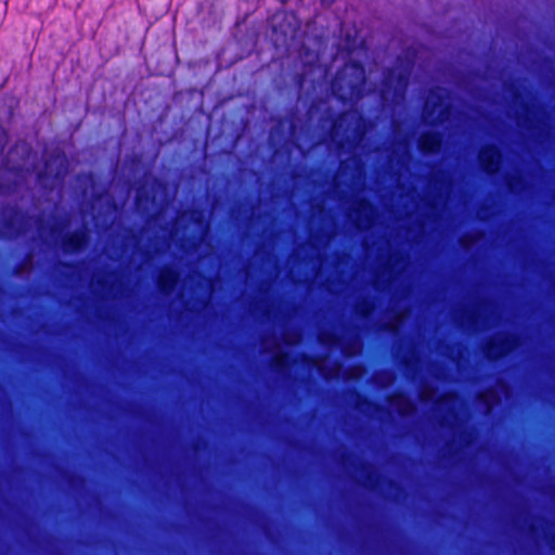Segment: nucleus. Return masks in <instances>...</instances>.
Returning a JSON list of instances; mask_svg holds the SVG:
<instances>
[{
    "label": "nucleus",
    "instance_id": "9b49d317",
    "mask_svg": "<svg viewBox=\"0 0 555 555\" xmlns=\"http://www.w3.org/2000/svg\"><path fill=\"white\" fill-rule=\"evenodd\" d=\"M395 82L406 86L408 76L402 73H396L393 69H388L383 80V93L391 92L393 90Z\"/></svg>",
    "mask_w": 555,
    "mask_h": 555
},
{
    "label": "nucleus",
    "instance_id": "7ed1b4c3",
    "mask_svg": "<svg viewBox=\"0 0 555 555\" xmlns=\"http://www.w3.org/2000/svg\"><path fill=\"white\" fill-rule=\"evenodd\" d=\"M1 212L0 237L7 240L17 237L23 232L22 223L26 214L14 205H4Z\"/></svg>",
    "mask_w": 555,
    "mask_h": 555
},
{
    "label": "nucleus",
    "instance_id": "423d86ee",
    "mask_svg": "<svg viewBox=\"0 0 555 555\" xmlns=\"http://www.w3.org/2000/svg\"><path fill=\"white\" fill-rule=\"evenodd\" d=\"M179 282V271L175 267L167 264L160 270L156 280V285L160 294L168 296L176 291Z\"/></svg>",
    "mask_w": 555,
    "mask_h": 555
},
{
    "label": "nucleus",
    "instance_id": "4be33fe9",
    "mask_svg": "<svg viewBox=\"0 0 555 555\" xmlns=\"http://www.w3.org/2000/svg\"><path fill=\"white\" fill-rule=\"evenodd\" d=\"M63 266L66 267V268H72L73 263L69 262V261H66V262L63 263Z\"/></svg>",
    "mask_w": 555,
    "mask_h": 555
},
{
    "label": "nucleus",
    "instance_id": "1a4fd4ad",
    "mask_svg": "<svg viewBox=\"0 0 555 555\" xmlns=\"http://www.w3.org/2000/svg\"><path fill=\"white\" fill-rule=\"evenodd\" d=\"M367 127V119L363 115H359L358 124L354 127L351 135H341V138L336 142V146L339 150H343L345 145L349 147H356L358 144L364 139Z\"/></svg>",
    "mask_w": 555,
    "mask_h": 555
},
{
    "label": "nucleus",
    "instance_id": "412c9836",
    "mask_svg": "<svg viewBox=\"0 0 555 555\" xmlns=\"http://www.w3.org/2000/svg\"><path fill=\"white\" fill-rule=\"evenodd\" d=\"M551 546H552V548H554V550H555V533H554V534H552V538H551Z\"/></svg>",
    "mask_w": 555,
    "mask_h": 555
},
{
    "label": "nucleus",
    "instance_id": "f8f14e48",
    "mask_svg": "<svg viewBox=\"0 0 555 555\" xmlns=\"http://www.w3.org/2000/svg\"><path fill=\"white\" fill-rule=\"evenodd\" d=\"M389 402L396 405L399 414L402 416L409 414L415 408L414 403L402 391L396 393L392 398H390Z\"/></svg>",
    "mask_w": 555,
    "mask_h": 555
},
{
    "label": "nucleus",
    "instance_id": "2eb2a0df",
    "mask_svg": "<svg viewBox=\"0 0 555 555\" xmlns=\"http://www.w3.org/2000/svg\"><path fill=\"white\" fill-rule=\"evenodd\" d=\"M301 359L307 365L314 366L318 369L319 372H322V367L317 364V358L314 356L309 353H302Z\"/></svg>",
    "mask_w": 555,
    "mask_h": 555
},
{
    "label": "nucleus",
    "instance_id": "5701e85b",
    "mask_svg": "<svg viewBox=\"0 0 555 555\" xmlns=\"http://www.w3.org/2000/svg\"><path fill=\"white\" fill-rule=\"evenodd\" d=\"M21 268H22V263L17 264L14 270V273H18Z\"/></svg>",
    "mask_w": 555,
    "mask_h": 555
},
{
    "label": "nucleus",
    "instance_id": "20e7f679",
    "mask_svg": "<svg viewBox=\"0 0 555 555\" xmlns=\"http://www.w3.org/2000/svg\"><path fill=\"white\" fill-rule=\"evenodd\" d=\"M502 156V150L498 144H486L479 153V163L482 171L488 176L495 175L500 169Z\"/></svg>",
    "mask_w": 555,
    "mask_h": 555
},
{
    "label": "nucleus",
    "instance_id": "39448f33",
    "mask_svg": "<svg viewBox=\"0 0 555 555\" xmlns=\"http://www.w3.org/2000/svg\"><path fill=\"white\" fill-rule=\"evenodd\" d=\"M90 244V235L86 229H77L64 235L62 247L66 254H79Z\"/></svg>",
    "mask_w": 555,
    "mask_h": 555
},
{
    "label": "nucleus",
    "instance_id": "b1692460",
    "mask_svg": "<svg viewBox=\"0 0 555 555\" xmlns=\"http://www.w3.org/2000/svg\"><path fill=\"white\" fill-rule=\"evenodd\" d=\"M524 108H525V111H526L527 113L529 112V105H528V104H525V105H524Z\"/></svg>",
    "mask_w": 555,
    "mask_h": 555
},
{
    "label": "nucleus",
    "instance_id": "f03ea898",
    "mask_svg": "<svg viewBox=\"0 0 555 555\" xmlns=\"http://www.w3.org/2000/svg\"><path fill=\"white\" fill-rule=\"evenodd\" d=\"M267 23L275 39L283 41H286L299 27L296 14L284 9H279L268 16Z\"/></svg>",
    "mask_w": 555,
    "mask_h": 555
},
{
    "label": "nucleus",
    "instance_id": "a878e982",
    "mask_svg": "<svg viewBox=\"0 0 555 555\" xmlns=\"http://www.w3.org/2000/svg\"><path fill=\"white\" fill-rule=\"evenodd\" d=\"M535 529H537V528H535L534 526H531V527H530V530H531L532 532H534V531H535Z\"/></svg>",
    "mask_w": 555,
    "mask_h": 555
},
{
    "label": "nucleus",
    "instance_id": "ddd939ff",
    "mask_svg": "<svg viewBox=\"0 0 555 555\" xmlns=\"http://www.w3.org/2000/svg\"><path fill=\"white\" fill-rule=\"evenodd\" d=\"M348 114L349 113L347 111H343L335 119H333L331 125L333 138L343 133V121L348 117Z\"/></svg>",
    "mask_w": 555,
    "mask_h": 555
},
{
    "label": "nucleus",
    "instance_id": "f257e3e1",
    "mask_svg": "<svg viewBox=\"0 0 555 555\" xmlns=\"http://www.w3.org/2000/svg\"><path fill=\"white\" fill-rule=\"evenodd\" d=\"M366 72L362 62L353 60L341 67L333 79V90L337 98L345 102L347 99L359 101L365 94Z\"/></svg>",
    "mask_w": 555,
    "mask_h": 555
},
{
    "label": "nucleus",
    "instance_id": "a211bd4d",
    "mask_svg": "<svg viewBox=\"0 0 555 555\" xmlns=\"http://www.w3.org/2000/svg\"><path fill=\"white\" fill-rule=\"evenodd\" d=\"M359 397L362 399V401L369 405V406H374L377 411H382L384 410V406L382 404H378L376 402H374L372 399L365 397L364 395H360L359 393Z\"/></svg>",
    "mask_w": 555,
    "mask_h": 555
},
{
    "label": "nucleus",
    "instance_id": "6e6552de",
    "mask_svg": "<svg viewBox=\"0 0 555 555\" xmlns=\"http://www.w3.org/2000/svg\"><path fill=\"white\" fill-rule=\"evenodd\" d=\"M67 172V160L65 156H52L44 162V171L38 173V179L47 175L55 182H62Z\"/></svg>",
    "mask_w": 555,
    "mask_h": 555
},
{
    "label": "nucleus",
    "instance_id": "aec40b11",
    "mask_svg": "<svg viewBox=\"0 0 555 555\" xmlns=\"http://www.w3.org/2000/svg\"><path fill=\"white\" fill-rule=\"evenodd\" d=\"M373 474L372 473H367L366 474V480L370 482L371 486H373Z\"/></svg>",
    "mask_w": 555,
    "mask_h": 555
},
{
    "label": "nucleus",
    "instance_id": "4468645a",
    "mask_svg": "<svg viewBox=\"0 0 555 555\" xmlns=\"http://www.w3.org/2000/svg\"><path fill=\"white\" fill-rule=\"evenodd\" d=\"M288 365V354L287 352L276 353L273 358V367L276 371H282Z\"/></svg>",
    "mask_w": 555,
    "mask_h": 555
},
{
    "label": "nucleus",
    "instance_id": "0eeeda50",
    "mask_svg": "<svg viewBox=\"0 0 555 555\" xmlns=\"http://www.w3.org/2000/svg\"><path fill=\"white\" fill-rule=\"evenodd\" d=\"M443 134L440 131H424L417 142L418 150L424 155H435L441 151Z\"/></svg>",
    "mask_w": 555,
    "mask_h": 555
},
{
    "label": "nucleus",
    "instance_id": "9d476101",
    "mask_svg": "<svg viewBox=\"0 0 555 555\" xmlns=\"http://www.w3.org/2000/svg\"><path fill=\"white\" fill-rule=\"evenodd\" d=\"M514 344L515 338L512 336H505L499 341L490 340L485 348L486 357L489 360H498L512 351Z\"/></svg>",
    "mask_w": 555,
    "mask_h": 555
},
{
    "label": "nucleus",
    "instance_id": "6ab92c4d",
    "mask_svg": "<svg viewBox=\"0 0 555 555\" xmlns=\"http://www.w3.org/2000/svg\"><path fill=\"white\" fill-rule=\"evenodd\" d=\"M0 134H1V146H0V152L2 153L4 147L7 146L8 144V141H9V134H8V131L0 125Z\"/></svg>",
    "mask_w": 555,
    "mask_h": 555
},
{
    "label": "nucleus",
    "instance_id": "f3484780",
    "mask_svg": "<svg viewBox=\"0 0 555 555\" xmlns=\"http://www.w3.org/2000/svg\"><path fill=\"white\" fill-rule=\"evenodd\" d=\"M374 305L372 301H365L363 302L360 313L363 318H366L370 315V313L373 311Z\"/></svg>",
    "mask_w": 555,
    "mask_h": 555
},
{
    "label": "nucleus",
    "instance_id": "dca6fc26",
    "mask_svg": "<svg viewBox=\"0 0 555 555\" xmlns=\"http://www.w3.org/2000/svg\"><path fill=\"white\" fill-rule=\"evenodd\" d=\"M373 205L372 203L366 199V198H362L359 201V204H358V207L356 209L357 214L360 216L362 211H365L367 209H372Z\"/></svg>",
    "mask_w": 555,
    "mask_h": 555
},
{
    "label": "nucleus",
    "instance_id": "393cba45",
    "mask_svg": "<svg viewBox=\"0 0 555 555\" xmlns=\"http://www.w3.org/2000/svg\"><path fill=\"white\" fill-rule=\"evenodd\" d=\"M281 2V4H285L287 3L289 0H279Z\"/></svg>",
    "mask_w": 555,
    "mask_h": 555
}]
</instances>
